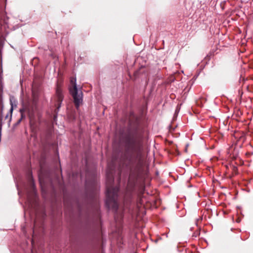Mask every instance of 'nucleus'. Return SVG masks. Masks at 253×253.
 Wrapping results in <instances>:
<instances>
[{
	"label": "nucleus",
	"instance_id": "nucleus-2",
	"mask_svg": "<svg viewBox=\"0 0 253 253\" xmlns=\"http://www.w3.org/2000/svg\"><path fill=\"white\" fill-rule=\"evenodd\" d=\"M118 191L119 188L118 187L112 188L107 186L106 190V204L108 205L109 207L111 206L112 203L115 205V206H117L116 199L117 197V193Z\"/></svg>",
	"mask_w": 253,
	"mask_h": 253
},
{
	"label": "nucleus",
	"instance_id": "nucleus-3",
	"mask_svg": "<svg viewBox=\"0 0 253 253\" xmlns=\"http://www.w3.org/2000/svg\"><path fill=\"white\" fill-rule=\"evenodd\" d=\"M56 94L58 97V101L61 102L63 98L62 89L58 87L56 89Z\"/></svg>",
	"mask_w": 253,
	"mask_h": 253
},
{
	"label": "nucleus",
	"instance_id": "nucleus-1",
	"mask_svg": "<svg viewBox=\"0 0 253 253\" xmlns=\"http://www.w3.org/2000/svg\"><path fill=\"white\" fill-rule=\"evenodd\" d=\"M70 82L73 86L70 88V92L74 98L76 107L78 109L83 102V93L82 91L78 89L77 86L76 78H72L71 79Z\"/></svg>",
	"mask_w": 253,
	"mask_h": 253
},
{
	"label": "nucleus",
	"instance_id": "nucleus-4",
	"mask_svg": "<svg viewBox=\"0 0 253 253\" xmlns=\"http://www.w3.org/2000/svg\"><path fill=\"white\" fill-rule=\"evenodd\" d=\"M10 103H11V107L10 110H11V111H12V110L13 109V103H12L11 100H10Z\"/></svg>",
	"mask_w": 253,
	"mask_h": 253
},
{
	"label": "nucleus",
	"instance_id": "nucleus-5",
	"mask_svg": "<svg viewBox=\"0 0 253 253\" xmlns=\"http://www.w3.org/2000/svg\"><path fill=\"white\" fill-rule=\"evenodd\" d=\"M22 119H20L19 121V123L20 122L21 120Z\"/></svg>",
	"mask_w": 253,
	"mask_h": 253
}]
</instances>
